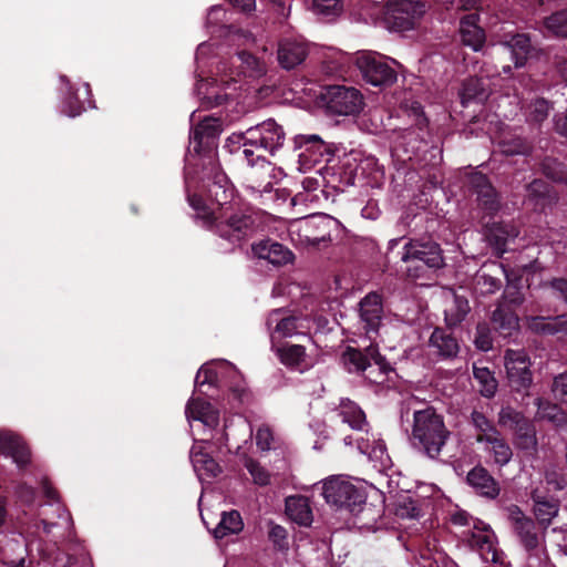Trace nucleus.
I'll return each mask as SVG.
<instances>
[{
  "label": "nucleus",
  "mask_w": 567,
  "mask_h": 567,
  "mask_svg": "<svg viewBox=\"0 0 567 567\" xmlns=\"http://www.w3.org/2000/svg\"><path fill=\"white\" fill-rule=\"evenodd\" d=\"M539 419L548 421L556 429L567 426V413L560 405L543 398L535 400Z\"/></svg>",
  "instance_id": "nucleus-34"
},
{
  "label": "nucleus",
  "mask_w": 567,
  "mask_h": 567,
  "mask_svg": "<svg viewBox=\"0 0 567 567\" xmlns=\"http://www.w3.org/2000/svg\"><path fill=\"white\" fill-rule=\"evenodd\" d=\"M507 516L513 525V529H515L516 526H520V524L533 519L532 517L527 516L518 505L515 504H512L507 507Z\"/></svg>",
  "instance_id": "nucleus-59"
},
{
  "label": "nucleus",
  "mask_w": 567,
  "mask_h": 567,
  "mask_svg": "<svg viewBox=\"0 0 567 567\" xmlns=\"http://www.w3.org/2000/svg\"><path fill=\"white\" fill-rule=\"evenodd\" d=\"M499 151L506 156L527 155L530 145L520 136H504L498 143Z\"/></svg>",
  "instance_id": "nucleus-43"
},
{
  "label": "nucleus",
  "mask_w": 567,
  "mask_h": 567,
  "mask_svg": "<svg viewBox=\"0 0 567 567\" xmlns=\"http://www.w3.org/2000/svg\"><path fill=\"white\" fill-rule=\"evenodd\" d=\"M443 250H404L401 256L406 264V276L413 280L427 276V269H437L443 264Z\"/></svg>",
  "instance_id": "nucleus-14"
},
{
  "label": "nucleus",
  "mask_w": 567,
  "mask_h": 567,
  "mask_svg": "<svg viewBox=\"0 0 567 567\" xmlns=\"http://www.w3.org/2000/svg\"><path fill=\"white\" fill-rule=\"evenodd\" d=\"M212 404L202 399L192 398L186 405V416L196 421H200L207 411L210 410Z\"/></svg>",
  "instance_id": "nucleus-53"
},
{
  "label": "nucleus",
  "mask_w": 567,
  "mask_h": 567,
  "mask_svg": "<svg viewBox=\"0 0 567 567\" xmlns=\"http://www.w3.org/2000/svg\"><path fill=\"white\" fill-rule=\"evenodd\" d=\"M458 95L461 104L464 107L468 106L471 103H484L489 95L486 80L477 76H471L464 80Z\"/></svg>",
  "instance_id": "nucleus-29"
},
{
  "label": "nucleus",
  "mask_w": 567,
  "mask_h": 567,
  "mask_svg": "<svg viewBox=\"0 0 567 567\" xmlns=\"http://www.w3.org/2000/svg\"><path fill=\"white\" fill-rule=\"evenodd\" d=\"M518 316L515 310L504 303H498L492 315L493 327L503 337H508L518 328Z\"/></svg>",
  "instance_id": "nucleus-32"
},
{
  "label": "nucleus",
  "mask_w": 567,
  "mask_h": 567,
  "mask_svg": "<svg viewBox=\"0 0 567 567\" xmlns=\"http://www.w3.org/2000/svg\"><path fill=\"white\" fill-rule=\"evenodd\" d=\"M326 109L337 115H354L362 110L363 96L352 86L330 85L321 93Z\"/></svg>",
  "instance_id": "nucleus-9"
},
{
  "label": "nucleus",
  "mask_w": 567,
  "mask_h": 567,
  "mask_svg": "<svg viewBox=\"0 0 567 567\" xmlns=\"http://www.w3.org/2000/svg\"><path fill=\"white\" fill-rule=\"evenodd\" d=\"M240 140L243 146H255L257 150H264L270 155H275L284 146L286 133L281 125L269 118L246 130L240 135Z\"/></svg>",
  "instance_id": "nucleus-6"
},
{
  "label": "nucleus",
  "mask_w": 567,
  "mask_h": 567,
  "mask_svg": "<svg viewBox=\"0 0 567 567\" xmlns=\"http://www.w3.org/2000/svg\"><path fill=\"white\" fill-rule=\"evenodd\" d=\"M398 514L401 517L416 518L420 515V508L416 506V503L414 501L409 499L404 502L402 505H400Z\"/></svg>",
  "instance_id": "nucleus-63"
},
{
  "label": "nucleus",
  "mask_w": 567,
  "mask_h": 567,
  "mask_svg": "<svg viewBox=\"0 0 567 567\" xmlns=\"http://www.w3.org/2000/svg\"><path fill=\"white\" fill-rule=\"evenodd\" d=\"M476 442L491 445V452L497 465L504 466L511 462L513 451L506 440L501 436V433H498V435L477 434Z\"/></svg>",
  "instance_id": "nucleus-33"
},
{
  "label": "nucleus",
  "mask_w": 567,
  "mask_h": 567,
  "mask_svg": "<svg viewBox=\"0 0 567 567\" xmlns=\"http://www.w3.org/2000/svg\"><path fill=\"white\" fill-rule=\"evenodd\" d=\"M537 329L547 334L561 333L567 336V315L550 318L537 324Z\"/></svg>",
  "instance_id": "nucleus-51"
},
{
  "label": "nucleus",
  "mask_w": 567,
  "mask_h": 567,
  "mask_svg": "<svg viewBox=\"0 0 567 567\" xmlns=\"http://www.w3.org/2000/svg\"><path fill=\"white\" fill-rule=\"evenodd\" d=\"M474 344L478 350L484 352H487L493 348L492 331L487 323L477 324Z\"/></svg>",
  "instance_id": "nucleus-52"
},
{
  "label": "nucleus",
  "mask_w": 567,
  "mask_h": 567,
  "mask_svg": "<svg viewBox=\"0 0 567 567\" xmlns=\"http://www.w3.org/2000/svg\"><path fill=\"white\" fill-rule=\"evenodd\" d=\"M192 462L196 470H204L213 477H217L221 473V468L218 463L207 453H194L192 455Z\"/></svg>",
  "instance_id": "nucleus-48"
},
{
  "label": "nucleus",
  "mask_w": 567,
  "mask_h": 567,
  "mask_svg": "<svg viewBox=\"0 0 567 567\" xmlns=\"http://www.w3.org/2000/svg\"><path fill=\"white\" fill-rule=\"evenodd\" d=\"M514 445L526 453H534L537 451L538 441L536 436V427L534 423L528 420L523 426H519L513 433Z\"/></svg>",
  "instance_id": "nucleus-35"
},
{
  "label": "nucleus",
  "mask_w": 567,
  "mask_h": 567,
  "mask_svg": "<svg viewBox=\"0 0 567 567\" xmlns=\"http://www.w3.org/2000/svg\"><path fill=\"white\" fill-rule=\"evenodd\" d=\"M481 16L477 12L468 13L460 19L458 34L463 45L480 52L485 45L486 33L480 25Z\"/></svg>",
  "instance_id": "nucleus-18"
},
{
  "label": "nucleus",
  "mask_w": 567,
  "mask_h": 567,
  "mask_svg": "<svg viewBox=\"0 0 567 567\" xmlns=\"http://www.w3.org/2000/svg\"><path fill=\"white\" fill-rule=\"evenodd\" d=\"M524 300L525 298L520 289L517 286L508 285L504 290L502 301H499V303H504L515 310V308L520 306Z\"/></svg>",
  "instance_id": "nucleus-56"
},
{
  "label": "nucleus",
  "mask_w": 567,
  "mask_h": 567,
  "mask_svg": "<svg viewBox=\"0 0 567 567\" xmlns=\"http://www.w3.org/2000/svg\"><path fill=\"white\" fill-rule=\"evenodd\" d=\"M465 481L481 497L495 499L501 493L499 483L481 464L475 465L468 471Z\"/></svg>",
  "instance_id": "nucleus-19"
},
{
  "label": "nucleus",
  "mask_w": 567,
  "mask_h": 567,
  "mask_svg": "<svg viewBox=\"0 0 567 567\" xmlns=\"http://www.w3.org/2000/svg\"><path fill=\"white\" fill-rule=\"evenodd\" d=\"M550 288L553 293L567 302V279L565 278H555L550 281Z\"/></svg>",
  "instance_id": "nucleus-64"
},
{
  "label": "nucleus",
  "mask_w": 567,
  "mask_h": 567,
  "mask_svg": "<svg viewBox=\"0 0 567 567\" xmlns=\"http://www.w3.org/2000/svg\"><path fill=\"white\" fill-rule=\"evenodd\" d=\"M470 422L478 431V434L498 435L499 433L496 425L481 411L473 410Z\"/></svg>",
  "instance_id": "nucleus-49"
},
{
  "label": "nucleus",
  "mask_w": 567,
  "mask_h": 567,
  "mask_svg": "<svg viewBox=\"0 0 567 567\" xmlns=\"http://www.w3.org/2000/svg\"><path fill=\"white\" fill-rule=\"evenodd\" d=\"M447 295L452 298V306L445 310V322L449 328H454L465 319L471 308L465 297L452 290L447 291Z\"/></svg>",
  "instance_id": "nucleus-36"
},
{
  "label": "nucleus",
  "mask_w": 567,
  "mask_h": 567,
  "mask_svg": "<svg viewBox=\"0 0 567 567\" xmlns=\"http://www.w3.org/2000/svg\"><path fill=\"white\" fill-rule=\"evenodd\" d=\"M519 231L511 224L503 221L485 224L483 235L491 248H505V246L518 236Z\"/></svg>",
  "instance_id": "nucleus-27"
},
{
  "label": "nucleus",
  "mask_w": 567,
  "mask_h": 567,
  "mask_svg": "<svg viewBox=\"0 0 567 567\" xmlns=\"http://www.w3.org/2000/svg\"><path fill=\"white\" fill-rule=\"evenodd\" d=\"M268 539L276 550L284 551L289 548L287 529L274 522L269 523Z\"/></svg>",
  "instance_id": "nucleus-50"
},
{
  "label": "nucleus",
  "mask_w": 567,
  "mask_h": 567,
  "mask_svg": "<svg viewBox=\"0 0 567 567\" xmlns=\"http://www.w3.org/2000/svg\"><path fill=\"white\" fill-rule=\"evenodd\" d=\"M551 105L546 99L538 97L528 104L526 121L533 124H540L548 117Z\"/></svg>",
  "instance_id": "nucleus-44"
},
{
  "label": "nucleus",
  "mask_w": 567,
  "mask_h": 567,
  "mask_svg": "<svg viewBox=\"0 0 567 567\" xmlns=\"http://www.w3.org/2000/svg\"><path fill=\"white\" fill-rule=\"evenodd\" d=\"M14 496L17 502L24 506H30L35 499V489L24 482L14 486Z\"/></svg>",
  "instance_id": "nucleus-58"
},
{
  "label": "nucleus",
  "mask_w": 567,
  "mask_h": 567,
  "mask_svg": "<svg viewBox=\"0 0 567 567\" xmlns=\"http://www.w3.org/2000/svg\"><path fill=\"white\" fill-rule=\"evenodd\" d=\"M206 226L218 237L239 248L262 230L259 214L251 210L219 212L210 209Z\"/></svg>",
  "instance_id": "nucleus-2"
},
{
  "label": "nucleus",
  "mask_w": 567,
  "mask_h": 567,
  "mask_svg": "<svg viewBox=\"0 0 567 567\" xmlns=\"http://www.w3.org/2000/svg\"><path fill=\"white\" fill-rule=\"evenodd\" d=\"M282 309L274 310L269 318L268 323L272 321H277L276 331L279 332L282 337H291L297 331V318L295 316H288L284 318H279Z\"/></svg>",
  "instance_id": "nucleus-46"
},
{
  "label": "nucleus",
  "mask_w": 567,
  "mask_h": 567,
  "mask_svg": "<svg viewBox=\"0 0 567 567\" xmlns=\"http://www.w3.org/2000/svg\"><path fill=\"white\" fill-rule=\"evenodd\" d=\"M537 526L538 524L534 519H530L520 524V526H516L514 532L519 544L529 554V556H535L540 559L542 555L546 554L544 546L546 530L543 529L542 533H538Z\"/></svg>",
  "instance_id": "nucleus-22"
},
{
  "label": "nucleus",
  "mask_w": 567,
  "mask_h": 567,
  "mask_svg": "<svg viewBox=\"0 0 567 567\" xmlns=\"http://www.w3.org/2000/svg\"><path fill=\"white\" fill-rule=\"evenodd\" d=\"M221 131V120L207 116L192 127L189 135V157L184 174L186 196L205 223V215L210 209L217 214L229 212L227 205L234 197V188L227 176L217 171L216 156Z\"/></svg>",
  "instance_id": "nucleus-1"
},
{
  "label": "nucleus",
  "mask_w": 567,
  "mask_h": 567,
  "mask_svg": "<svg viewBox=\"0 0 567 567\" xmlns=\"http://www.w3.org/2000/svg\"><path fill=\"white\" fill-rule=\"evenodd\" d=\"M234 63H238L241 73L248 78H259L265 73L264 63L256 55L246 50L236 53Z\"/></svg>",
  "instance_id": "nucleus-39"
},
{
  "label": "nucleus",
  "mask_w": 567,
  "mask_h": 567,
  "mask_svg": "<svg viewBox=\"0 0 567 567\" xmlns=\"http://www.w3.org/2000/svg\"><path fill=\"white\" fill-rule=\"evenodd\" d=\"M501 44L511 54L516 69L524 68L529 59L535 56L536 48L525 33H515L506 37Z\"/></svg>",
  "instance_id": "nucleus-23"
},
{
  "label": "nucleus",
  "mask_w": 567,
  "mask_h": 567,
  "mask_svg": "<svg viewBox=\"0 0 567 567\" xmlns=\"http://www.w3.org/2000/svg\"><path fill=\"white\" fill-rule=\"evenodd\" d=\"M540 172L548 179H551L555 183H563L567 178V167L566 165L558 161L557 158L546 156L540 162Z\"/></svg>",
  "instance_id": "nucleus-41"
},
{
  "label": "nucleus",
  "mask_w": 567,
  "mask_h": 567,
  "mask_svg": "<svg viewBox=\"0 0 567 567\" xmlns=\"http://www.w3.org/2000/svg\"><path fill=\"white\" fill-rule=\"evenodd\" d=\"M338 415L354 431H364L368 421L364 411L350 399H341L337 408Z\"/></svg>",
  "instance_id": "nucleus-30"
},
{
  "label": "nucleus",
  "mask_w": 567,
  "mask_h": 567,
  "mask_svg": "<svg viewBox=\"0 0 567 567\" xmlns=\"http://www.w3.org/2000/svg\"><path fill=\"white\" fill-rule=\"evenodd\" d=\"M424 13L425 3L420 0H394L388 3L384 22L391 31H409Z\"/></svg>",
  "instance_id": "nucleus-8"
},
{
  "label": "nucleus",
  "mask_w": 567,
  "mask_h": 567,
  "mask_svg": "<svg viewBox=\"0 0 567 567\" xmlns=\"http://www.w3.org/2000/svg\"><path fill=\"white\" fill-rule=\"evenodd\" d=\"M249 474L252 476L254 483L259 486H267L270 484V474L257 461L250 460L246 465Z\"/></svg>",
  "instance_id": "nucleus-55"
},
{
  "label": "nucleus",
  "mask_w": 567,
  "mask_h": 567,
  "mask_svg": "<svg viewBox=\"0 0 567 567\" xmlns=\"http://www.w3.org/2000/svg\"><path fill=\"white\" fill-rule=\"evenodd\" d=\"M0 453L12 457L13 462L23 468L31 462V451L24 440L11 432H0Z\"/></svg>",
  "instance_id": "nucleus-24"
},
{
  "label": "nucleus",
  "mask_w": 567,
  "mask_h": 567,
  "mask_svg": "<svg viewBox=\"0 0 567 567\" xmlns=\"http://www.w3.org/2000/svg\"><path fill=\"white\" fill-rule=\"evenodd\" d=\"M546 480L548 485H550L555 491H563L567 487V475L557 471L548 472Z\"/></svg>",
  "instance_id": "nucleus-61"
},
{
  "label": "nucleus",
  "mask_w": 567,
  "mask_h": 567,
  "mask_svg": "<svg viewBox=\"0 0 567 567\" xmlns=\"http://www.w3.org/2000/svg\"><path fill=\"white\" fill-rule=\"evenodd\" d=\"M505 369L508 386L513 392L529 394L533 385L530 359L524 351L508 349L505 352Z\"/></svg>",
  "instance_id": "nucleus-10"
},
{
  "label": "nucleus",
  "mask_w": 567,
  "mask_h": 567,
  "mask_svg": "<svg viewBox=\"0 0 567 567\" xmlns=\"http://www.w3.org/2000/svg\"><path fill=\"white\" fill-rule=\"evenodd\" d=\"M391 115L381 106L369 109L360 118V127L365 132L380 135L388 130Z\"/></svg>",
  "instance_id": "nucleus-31"
},
{
  "label": "nucleus",
  "mask_w": 567,
  "mask_h": 567,
  "mask_svg": "<svg viewBox=\"0 0 567 567\" xmlns=\"http://www.w3.org/2000/svg\"><path fill=\"white\" fill-rule=\"evenodd\" d=\"M468 193L475 196L477 207L489 217L495 216L501 207V195L493 186L488 176L482 172H472L466 177Z\"/></svg>",
  "instance_id": "nucleus-12"
},
{
  "label": "nucleus",
  "mask_w": 567,
  "mask_h": 567,
  "mask_svg": "<svg viewBox=\"0 0 567 567\" xmlns=\"http://www.w3.org/2000/svg\"><path fill=\"white\" fill-rule=\"evenodd\" d=\"M550 392L556 400L567 402V371L553 378Z\"/></svg>",
  "instance_id": "nucleus-54"
},
{
  "label": "nucleus",
  "mask_w": 567,
  "mask_h": 567,
  "mask_svg": "<svg viewBox=\"0 0 567 567\" xmlns=\"http://www.w3.org/2000/svg\"><path fill=\"white\" fill-rule=\"evenodd\" d=\"M451 432L444 423L443 415L432 406L415 411L411 442L415 449L430 458H437L450 439Z\"/></svg>",
  "instance_id": "nucleus-3"
},
{
  "label": "nucleus",
  "mask_w": 567,
  "mask_h": 567,
  "mask_svg": "<svg viewBox=\"0 0 567 567\" xmlns=\"http://www.w3.org/2000/svg\"><path fill=\"white\" fill-rule=\"evenodd\" d=\"M322 495L329 505L353 516H361L372 511V505L365 502L364 492L340 477L327 480L322 486Z\"/></svg>",
  "instance_id": "nucleus-5"
},
{
  "label": "nucleus",
  "mask_w": 567,
  "mask_h": 567,
  "mask_svg": "<svg viewBox=\"0 0 567 567\" xmlns=\"http://www.w3.org/2000/svg\"><path fill=\"white\" fill-rule=\"evenodd\" d=\"M285 513L299 526L309 527L313 520L309 498L303 495L288 496L285 499Z\"/></svg>",
  "instance_id": "nucleus-26"
},
{
  "label": "nucleus",
  "mask_w": 567,
  "mask_h": 567,
  "mask_svg": "<svg viewBox=\"0 0 567 567\" xmlns=\"http://www.w3.org/2000/svg\"><path fill=\"white\" fill-rule=\"evenodd\" d=\"M316 11L323 16H334L342 11V0H313Z\"/></svg>",
  "instance_id": "nucleus-57"
},
{
  "label": "nucleus",
  "mask_w": 567,
  "mask_h": 567,
  "mask_svg": "<svg viewBox=\"0 0 567 567\" xmlns=\"http://www.w3.org/2000/svg\"><path fill=\"white\" fill-rule=\"evenodd\" d=\"M452 328L435 327L429 339V347L441 360H453L460 352V343Z\"/></svg>",
  "instance_id": "nucleus-20"
},
{
  "label": "nucleus",
  "mask_w": 567,
  "mask_h": 567,
  "mask_svg": "<svg viewBox=\"0 0 567 567\" xmlns=\"http://www.w3.org/2000/svg\"><path fill=\"white\" fill-rule=\"evenodd\" d=\"M529 419L512 406H503L498 412V425L513 433L523 426Z\"/></svg>",
  "instance_id": "nucleus-42"
},
{
  "label": "nucleus",
  "mask_w": 567,
  "mask_h": 567,
  "mask_svg": "<svg viewBox=\"0 0 567 567\" xmlns=\"http://www.w3.org/2000/svg\"><path fill=\"white\" fill-rule=\"evenodd\" d=\"M473 377L478 383V392L482 396L486 399H492L495 396L498 388V382L492 372L486 367H477L473 364Z\"/></svg>",
  "instance_id": "nucleus-37"
},
{
  "label": "nucleus",
  "mask_w": 567,
  "mask_h": 567,
  "mask_svg": "<svg viewBox=\"0 0 567 567\" xmlns=\"http://www.w3.org/2000/svg\"><path fill=\"white\" fill-rule=\"evenodd\" d=\"M526 203L535 212H544L557 200L553 187L540 178H535L526 186Z\"/></svg>",
  "instance_id": "nucleus-25"
},
{
  "label": "nucleus",
  "mask_w": 567,
  "mask_h": 567,
  "mask_svg": "<svg viewBox=\"0 0 567 567\" xmlns=\"http://www.w3.org/2000/svg\"><path fill=\"white\" fill-rule=\"evenodd\" d=\"M530 499L533 502V513L536 518V523L544 530H547L553 519L559 513V499L538 488L532 491Z\"/></svg>",
  "instance_id": "nucleus-17"
},
{
  "label": "nucleus",
  "mask_w": 567,
  "mask_h": 567,
  "mask_svg": "<svg viewBox=\"0 0 567 567\" xmlns=\"http://www.w3.org/2000/svg\"><path fill=\"white\" fill-rule=\"evenodd\" d=\"M359 313L367 333H378L383 318L382 296L377 291L369 292L359 302Z\"/></svg>",
  "instance_id": "nucleus-21"
},
{
  "label": "nucleus",
  "mask_w": 567,
  "mask_h": 567,
  "mask_svg": "<svg viewBox=\"0 0 567 567\" xmlns=\"http://www.w3.org/2000/svg\"><path fill=\"white\" fill-rule=\"evenodd\" d=\"M297 244L319 246L320 244L342 245L341 237L344 228L340 221L326 214L313 215L300 220L296 225Z\"/></svg>",
  "instance_id": "nucleus-4"
},
{
  "label": "nucleus",
  "mask_w": 567,
  "mask_h": 567,
  "mask_svg": "<svg viewBox=\"0 0 567 567\" xmlns=\"http://www.w3.org/2000/svg\"><path fill=\"white\" fill-rule=\"evenodd\" d=\"M293 151L297 152L300 168L309 171L318 164L330 162L333 150L317 134H299L293 137Z\"/></svg>",
  "instance_id": "nucleus-7"
},
{
  "label": "nucleus",
  "mask_w": 567,
  "mask_h": 567,
  "mask_svg": "<svg viewBox=\"0 0 567 567\" xmlns=\"http://www.w3.org/2000/svg\"><path fill=\"white\" fill-rule=\"evenodd\" d=\"M252 257L265 259L275 267L293 262L292 250H251Z\"/></svg>",
  "instance_id": "nucleus-45"
},
{
  "label": "nucleus",
  "mask_w": 567,
  "mask_h": 567,
  "mask_svg": "<svg viewBox=\"0 0 567 567\" xmlns=\"http://www.w3.org/2000/svg\"><path fill=\"white\" fill-rule=\"evenodd\" d=\"M357 65L365 80L373 86H390L395 83L398 73L383 55L365 52L357 58Z\"/></svg>",
  "instance_id": "nucleus-13"
},
{
  "label": "nucleus",
  "mask_w": 567,
  "mask_h": 567,
  "mask_svg": "<svg viewBox=\"0 0 567 567\" xmlns=\"http://www.w3.org/2000/svg\"><path fill=\"white\" fill-rule=\"evenodd\" d=\"M280 362L291 369L298 368L306 357V349L300 344L284 343L277 349Z\"/></svg>",
  "instance_id": "nucleus-40"
},
{
  "label": "nucleus",
  "mask_w": 567,
  "mask_h": 567,
  "mask_svg": "<svg viewBox=\"0 0 567 567\" xmlns=\"http://www.w3.org/2000/svg\"><path fill=\"white\" fill-rule=\"evenodd\" d=\"M411 112L414 116V124L402 130L400 137L402 138V144L411 147L412 153H414L419 151L423 144L426 145L429 121L420 102H412Z\"/></svg>",
  "instance_id": "nucleus-15"
},
{
  "label": "nucleus",
  "mask_w": 567,
  "mask_h": 567,
  "mask_svg": "<svg viewBox=\"0 0 567 567\" xmlns=\"http://www.w3.org/2000/svg\"><path fill=\"white\" fill-rule=\"evenodd\" d=\"M12 516L8 509V498L0 496V534H3L10 526Z\"/></svg>",
  "instance_id": "nucleus-62"
},
{
  "label": "nucleus",
  "mask_w": 567,
  "mask_h": 567,
  "mask_svg": "<svg viewBox=\"0 0 567 567\" xmlns=\"http://www.w3.org/2000/svg\"><path fill=\"white\" fill-rule=\"evenodd\" d=\"M228 97L229 95L227 93H220L212 90L205 95L203 105L209 109L220 106L227 102Z\"/></svg>",
  "instance_id": "nucleus-60"
},
{
  "label": "nucleus",
  "mask_w": 567,
  "mask_h": 567,
  "mask_svg": "<svg viewBox=\"0 0 567 567\" xmlns=\"http://www.w3.org/2000/svg\"><path fill=\"white\" fill-rule=\"evenodd\" d=\"M244 528V523L238 511L224 512L220 520L214 529L216 538H224L229 534H238Z\"/></svg>",
  "instance_id": "nucleus-38"
},
{
  "label": "nucleus",
  "mask_w": 567,
  "mask_h": 567,
  "mask_svg": "<svg viewBox=\"0 0 567 567\" xmlns=\"http://www.w3.org/2000/svg\"><path fill=\"white\" fill-rule=\"evenodd\" d=\"M309 54L306 41L295 38H284L278 42L277 61L285 70H293L301 65Z\"/></svg>",
  "instance_id": "nucleus-16"
},
{
  "label": "nucleus",
  "mask_w": 567,
  "mask_h": 567,
  "mask_svg": "<svg viewBox=\"0 0 567 567\" xmlns=\"http://www.w3.org/2000/svg\"><path fill=\"white\" fill-rule=\"evenodd\" d=\"M344 368L350 373H363L372 362L383 373L392 371L386 358L379 351V346L371 342L364 348L347 347L341 355Z\"/></svg>",
  "instance_id": "nucleus-11"
},
{
  "label": "nucleus",
  "mask_w": 567,
  "mask_h": 567,
  "mask_svg": "<svg viewBox=\"0 0 567 567\" xmlns=\"http://www.w3.org/2000/svg\"><path fill=\"white\" fill-rule=\"evenodd\" d=\"M544 24L555 35L567 38V8L546 17Z\"/></svg>",
  "instance_id": "nucleus-47"
},
{
  "label": "nucleus",
  "mask_w": 567,
  "mask_h": 567,
  "mask_svg": "<svg viewBox=\"0 0 567 567\" xmlns=\"http://www.w3.org/2000/svg\"><path fill=\"white\" fill-rule=\"evenodd\" d=\"M468 543L472 548L478 550L481 557L486 561H492L496 565L504 564L503 553L495 546V534H481L471 533Z\"/></svg>",
  "instance_id": "nucleus-28"
}]
</instances>
